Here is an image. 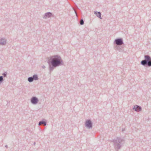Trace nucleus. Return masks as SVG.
<instances>
[{
  "label": "nucleus",
  "instance_id": "nucleus-1",
  "mask_svg": "<svg viewBox=\"0 0 151 151\" xmlns=\"http://www.w3.org/2000/svg\"><path fill=\"white\" fill-rule=\"evenodd\" d=\"M47 62L49 65V70L50 72L52 71L55 68L63 65V60L61 57L58 55L48 58Z\"/></svg>",
  "mask_w": 151,
  "mask_h": 151
},
{
  "label": "nucleus",
  "instance_id": "nucleus-2",
  "mask_svg": "<svg viewBox=\"0 0 151 151\" xmlns=\"http://www.w3.org/2000/svg\"><path fill=\"white\" fill-rule=\"evenodd\" d=\"M112 142L114 143V148L118 150L121 148L122 145L124 143V138L117 137L116 139L113 140Z\"/></svg>",
  "mask_w": 151,
  "mask_h": 151
},
{
  "label": "nucleus",
  "instance_id": "nucleus-3",
  "mask_svg": "<svg viewBox=\"0 0 151 151\" xmlns=\"http://www.w3.org/2000/svg\"><path fill=\"white\" fill-rule=\"evenodd\" d=\"M144 60L141 62V64L143 66L147 67H151V57L148 55L144 56Z\"/></svg>",
  "mask_w": 151,
  "mask_h": 151
},
{
  "label": "nucleus",
  "instance_id": "nucleus-4",
  "mask_svg": "<svg viewBox=\"0 0 151 151\" xmlns=\"http://www.w3.org/2000/svg\"><path fill=\"white\" fill-rule=\"evenodd\" d=\"M114 43L117 45H122L124 44L123 39L121 38L115 39L114 41Z\"/></svg>",
  "mask_w": 151,
  "mask_h": 151
},
{
  "label": "nucleus",
  "instance_id": "nucleus-5",
  "mask_svg": "<svg viewBox=\"0 0 151 151\" xmlns=\"http://www.w3.org/2000/svg\"><path fill=\"white\" fill-rule=\"evenodd\" d=\"M93 123L90 119H87L85 122V126L87 128L91 129L92 127Z\"/></svg>",
  "mask_w": 151,
  "mask_h": 151
},
{
  "label": "nucleus",
  "instance_id": "nucleus-6",
  "mask_svg": "<svg viewBox=\"0 0 151 151\" xmlns=\"http://www.w3.org/2000/svg\"><path fill=\"white\" fill-rule=\"evenodd\" d=\"M30 100L31 103L34 104H37L39 101L38 98L35 96L32 97L31 98Z\"/></svg>",
  "mask_w": 151,
  "mask_h": 151
},
{
  "label": "nucleus",
  "instance_id": "nucleus-7",
  "mask_svg": "<svg viewBox=\"0 0 151 151\" xmlns=\"http://www.w3.org/2000/svg\"><path fill=\"white\" fill-rule=\"evenodd\" d=\"M133 109L137 112H139L141 111L142 108L140 106L135 105L134 106V107L133 108Z\"/></svg>",
  "mask_w": 151,
  "mask_h": 151
},
{
  "label": "nucleus",
  "instance_id": "nucleus-8",
  "mask_svg": "<svg viewBox=\"0 0 151 151\" xmlns=\"http://www.w3.org/2000/svg\"><path fill=\"white\" fill-rule=\"evenodd\" d=\"M52 15V14L50 12H48L45 13L44 15L43 16V18L44 19H47L51 17Z\"/></svg>",
  "mask_w": 151,
  "mask_h": 151
},
{
  "label": "nucleus",
  "instance_id": "nucleus-9",
  "mask_svg": "<svg viewBox=\"0 0 151 151\" xmlns=\"http://www.w3.org/2000/svg\"><path fill=\"white\" fill-rule=\"evenodd\" d=\"M121 45H116L115 46V49L116 50L119 51V52H122L123 50L122 49L123 47Z\"/></svg>",
  "mask_w": 151,
  "mask_h": 151
},
{
  "label": "nucleus",
  "instance_id": "nucleus-10",
  "mask_svg": "<svg viewBox=\"0 0 151 151\" xmlns=\"http://www.w3.org/2000/svg\"><path fill=\"white\" fill-rule=\"evenodd\" d=\"M6 43V40L3 38H1L0 40V44L4 45Z\"/></svg>",
  "mask_w": 151,
  "mask_h": 151
},
{
  "label": "nucleus",
  "instance_id": "nucleus-11",
  "mask_svg": "<svg viewBox=\"0 0 151 151\" xmlns=\"http://www.w3.org/2000/svg\"><path fill=\"white\" fill-rule=\"evenodd\" d=\"M94 14L96 15V16L98 17L100 19H101L102 18L101 17V13L100 12H97L96 11H95L94 12Z\"/></svg>",
  "mask_w": 151,
  "mask_h": 151
},
{
  "label": "nucleus",
  "instance_id": "nucleus-12",
  "mask_svg": "<svg viewBox=\"0 0 151 151\" xmlns=\"http://www.w3.org/2000/svg\"><path fill=\"white\" fill-rule=\"evenodd\" d=\"M42 124H44L45 126L47 124V123L46 122L42 120L39 122L38 125H40Z\"/></svg>",
  "mask_w": 151,
  "mask_h": 151
},
{
  "label": "nucleus",
  "instance_id": "nucleus-13",
  "mask_svg": "<svg viewBox=\"0 0 151 151\" xmlns=\"http://www.w3.org/2000/svg\"><path fill=\"white\" fill-rule=\"evenodd\" d=\"M32 78L34 80H38V78L37 75L36 74H35L33 75Z\"/></svg>",
  "mask_w": 151,
  "mask_h": 151
},
{
  "label": "nucleus",
  "instance_id": "nucleus-14",
  "mask_svg": "<svg viewBox=\"0 0 151 151\" xmlns=\"http://www.w3.org/2000/svg\"><path fill=\"white\" fill-rule=\"evenodd\" d=\"M27 80L29 82H32L34 80L32 77H29L28 78Z\"/></svg>",
  "mask_w": 151,
  "mask_h": 151
},
{
  "label": "nucleus",
  "instance_id": "nucleus-15",
  "mask_svg": "<svg viewBox=\"0 0 151 151\" xmlns=\"http://www.w3.org/2000/svg\"><path fill=\"white\" fill-rule=\"evenodd\" d=\"M4 79L3 76H0V85L4 81Z\"/></svg>",
  "mask_w": 151,
  "mask_h": 151
},
{
  "label": "nucleus",
  "instance_id": "nucleus-16",
  "mask_svg": "<svg viewBox=\"0 0 151 151\" xmlns=\"http://www.w3.org/2000/svg\"><path fill=\"white\" fill-rule=\"evenodd\" d=\"M84 22L83 19H81L80 21V24L81 25H83L84 24Z\"/></svg>",
  "mask_w": 151,
  "mask_h": 151
},
{
  "label": "nucleus",
  "instance_id": "nucleus-17",
  "mask_svg": "<svg viewBox=\"0 0 151 151\" xmlns=\"http://www.w3.org/2000/svg\"><path fill=\"white\" fill-rule=\"evenodd\" d=\"M7 73L6 72H5L2 74V75L4 77H6V76Z\"/></svg>",
  "mask_w": 151,
  "mask_h": 151
},
{
  "label": "nucleus",
  "instance_id": "nucleus-18",
  "mask_svg": "<svg viewBox=\"0 0 151 151\" xmlns=\"http://www.w3.org/2000/svg\"><path fill=\"white\" fill-rule=\"evenodd\" d=\"M42 68L44 69V68H45V65H43L42 66Z\"/></svg>",
  "mask_w": 151,
  "mask_h": 151
},
{
  "label": "nucleus",
  "instance_id": "nucleus-19",
  "mask_svg": "<svg viewBox=\"0 0 151 151\" xmlns=\"http://www.w3.org/2000/svg\"><path fill=\"white\" fill-rule=\"evenodd\" d=\"M5 147H6V148H7V147H8V146H7V145H5Z\"/></svg>",
  "mask_w": 151,
  "mask_h": 151
},
{
  "label": "nucleus",
  "instance_id": "nucleus-20",
  "mask_svg": "<svg viewBox=\"0 0 151 151\" xmlns=\"http://www.w3.org/2000/svg\"><path fill=\"white\" fill-rule=\"evenodd\" d=\"M35 144H36L35 142H34V145H35Z\"/></svg>",
  "mask_w": 151,
  "mask_h": 151
},
{
  "label": "nucleus",
  "instance_id": "nucleus-21",
  "mask_svg": "<svg viewBox=\"0 0 151 151\" xmlns=\"http://www.w3.org/2000/svg\"><path fill=\"white\" fill-rule=\"evenodd\" d=\"M124 130V129H122V131H123Z\"/></svg>",
  "mask_w": 151,
  "mask_h": 151
}]
</instances>
